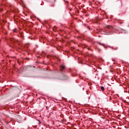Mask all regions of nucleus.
<instances>
[{
    "label": "nucleus",
    "mask_w": 129,
    "mask_h": 129,
    "mask_svg": "<svg viewBox=\"0 0 129 129\" xmlns=\"http://www.w3.org/2000/svg\"><path fill=\"white\" fill-rule=\"evenodd\" d=\"M99 45H101V46H104V44H102L101 43H99Z\"/></svg>",
    "instance_id": "5"
},
{
    "label": "nucleus",
    "mask_w": 129,
    "mask_h": 129,
    "mask_svg": "<svg viewBox=\"0 0 129 129\" xmlns=\"http://www.w3.org/2000/svg\"><path fill=\"white\" fill-rule=\"evenodd\" d=\"M60 68H61V69H65V66H61L60 67Z\"/></svg>",
    "instance_id": "3"
},
{
    "label": "nucleus",
    "mask_w": 129,
    "mask_h": 129,
    "mask_svg": "<svg viewBox=\"0 0 129 129\" xmlns=\"http://www.w3.org/2000/svg\"><path fill=\"white\" fill-rule=\"evenodd\" d=\"M101 90H102L103 91H104V87H101Z\"/></svg>",
    "instance_id": "4"
},
{
    "label": "nucleus",
    "mask_w": 129,
    "mask_h": 129,
    "mask_svg": "<svg viewBox=\"0 0 129 129\" xmlns=\"http://www.w3.org/2000/svg\"><path fill=\"white\" fill-rule=\"evenodd\" d=\"M103 31L104 32L105 35H109V34H112V32H114L115 29L113 28L112 26H108Z\"/></svg>",
    "instance_id": "1"
},
{
    "label": "nucleus",
    "mask_w": 129,
    "mask_h": 129,
    "mask_svg": "<svg viewBox=\"0 0 129 129\" xmlns=\"http://www.w3.org/2000/svg\"><path fill=\"white\" fill-rule=\"evenodd\" d=\"M5 7L4 5H0V12H2L3 11V7Z\"/></svg>",
    "instance_id": "2"
}]
</instances>
